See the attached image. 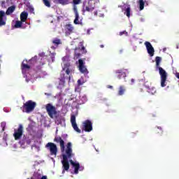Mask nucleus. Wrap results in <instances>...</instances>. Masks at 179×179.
Wrapping results in <instances>:
<instances>
[{
  "mask_svg": "<svg viewBox=\"0 0 179 179\" xmlns=\"http://www.w3.org/2000/svg\"><path fill=\"white\" fill-rule=\"evenodd\" d=\"M40 179H47V176H41Z\"/></svg>",
  "mask_w": 179,
  "mask_h": 179,
  "instance_id": "nucleus-46",
  "label": "nucleus"
},
{
  "mask_svg": "<svg viewBox=\"0 0 179 179\" xmlns=\"http://www.w3.org/2000/svg\"><path fill=\"white\" fill-rule=\"evenodd\" d=\"M1 127L2 128V131H5V127H6V122H2L1 123Z\"/></svg>",
  "mask_w": 179,
  "mask_h": 179,
  "instance_id": "nucleus-39",
  "label": "nucleus"
},
{
  "mask_svg": "<svg viewBox=\"0 0 179 179\" xmlns=\"http://www.w3.org/2000/svg\"><path fill=\"white\" fill-rule=\"evenodd\" d=\"M155 131L157 132V134H159V135H163V127H157L155 129Z\"/></svg>",
  "mask_w": 179,
  "mask_h": 179,
  "instance_id": "nucleus-29",
  "label": "nucleus"
},
{
  "mask_svg": "<svg viewBox=\"0 0 179 179\" xmlns=\"http://www.w3.org/2000/svg\"><path fill=\"white\" fill-rule=\"evenodd\" d=\"M73 12L75 13V19L73 21L74 24H80L82 26V19L79 17V13H78V7L76 6H73Z\"/></svg>",
  "mask_w": 179,
  "mask_h": 179,
  "instance_id": "nucleus-12",
  "label": "nucleus"
},
{
  "mask_svg": "<svg viewBox=\"0 0 179 179\" xmlns=\"http://www.w3.org/2000/svg\"><path fill=\"white\" fill-rule=\"evenodd\" d=\"M127 34L128 33L126 32L125 31H122V32H120V36H122V34Z\"/></svg>",
  "mask_w": 179,
  "mask_h": 179,
  "instance_id": "nucleus-43",
  "label": "nucleus"
},
{
  "mask_svg": "<svg viewBox=\"0 0 179 179\" xmlns=\"http://www.w3.org/2000/svg\"><path fill=\"white\" fill-rule=\"evenodd\" d=\"M37 61V56L33 57L29 62L24 60L22 64V72L24 78L26 79V82H34L36 78L31 76V74L29 73L30 71V64H34Z\"/></svg>",
  "mask_w": 179,
  "mask_h": 179,
  "instance_id": "nucleus-2",
  "label": "nucleus"
},
{
  "mask_svg": "<svg viewBox=\"0 0 179 179\" xmlns=\"http://www.w3.org/2000/svg\"><path fill=\"white\" fill-rule=\"evenodd\" d=\"M94 9V8L93 7H90V6L85 7V10H87V12H93Z\"/></svg>",
  "mask_w": 179,
  "mask_h": 179,
  "instance_id": "nucleus-38",
  "label": "nucleus"
},
{
  "mask_svg": "<svg viewBox=\"0 0 179 179\" xmlns=\"http://www.w3.org/2000/svg\"><path fill=\"white\" fill-rule=\"evenodd\" d=\"M122 10H124V15L127 16V17H131V7L127 4H124V6H121Z\"/></svg>",
  "mask_w": 179,
  "mask_h": 179,
  "instance_id": "nucleus-17",
  "label": "nucleus"
},
{
  "mask_svg": "<svg viewBox=\"0 0 179 179\" xmlns=\"http://www.w3.org/2000/svg\"><path fill=\"white\" fill-rule=\"evenodd\" d=\"M71 122L74 131H76V132L78 134H80L82 131L80 129H79V127H78V124L76 123V117L74 115H72L71 117Z\"/></svg>",
  "mask_w": 179,
  "mask_h": 179,
  "instance_id": "nucleus-14",
  "label": "nucleus"
},
{
  "mask_svg": "<svg viewBox=\"0 0 179 179\" xmlns=\"http://www.w3.org/2000/svg\"><path fill=\"white\" fill-rule=\"evenodd\" d=\"M82 2V0H73V3L74 6H76V5H79Z\"/></svg>",
  "mask_w": 179,
  "mask_h": 179,
  "instance_id": "nucleus-36",
  "label": "nucleus"
},
{
  "mask_svg": "<svg viewBox=\"0 0 179 179\" xmlns=\"http://www.w3.org/2000/svg\"><path fill=\"white\" fill-rule=\"evenodd\" d=\"M144 45H145V48L150 57H153V55H155V48L152 45V43H150V42L145 41L144 43Z\"/></svg>",
  "mask_w": 179,
  "mask_h": 179,
  "instance_id": "nucleus-13",
  "label": "nucleus"
},
{
  "mask_svg": "<svg viewBox=\"0 0 179 179\" xmlns=\"http://www.w3.org/2000/svg\"><path fill=\"white\" fill-rule=\"evenodd\" d=\"M23 23L22 21L16 20L14 24V27L15 29H23Z\"/></svg>",
  "mask_w": 179,
  "mask_h": 179,
  "instance_id": "nucleus-24",
  "label": "nucleus"
},
{
  "mask_svg": "<svg viewBox=\"0 0 179 179\" xmlns=\"http://www.w3.org/2000/svg\"><path fill=\"white\" fill-rule=\"evenodd\" d=\"M156 67L158 69L161 78V87H166L167 86V72L163 68L160 67V62H162V57H157L155 59Z\"/></svg>",
  "mask_w": 179,
  "mask_h": 179,
  "instance_id": "nucleus-4",
  "label": "nucleus"
},
{
  "mask_svg": "<svg viewBox=\"0 0 179 179\" xmlns=\"http://www.w3.org/2000/svg\"><path fill=\"white\" fill-rule=\"evenodd\" d=\"M148 93H150L151 94H155L156 93V88L155 87H151L148 90Z\"/></svg>",
  "mask_w": 179,
  "mask_h": 179,
  "instance_id": "nucleus-34",
  "label": "nucleus"
},
{
  "mask_svg": "<svg viewBox=\"0 0 179 179\" xmlns=\"http://www.w3.org/2000/svg\"><path fill=\"white\" fill-rule=\"evenodd\" d=\"M52 43L55 45L51 46V50H55V48H57V47L58 46V45L61 44V40H59V38H55L52 41Z\"/></svg>",
  "mask_w": 179,
  "mask_h": 179,
  "instance_id": "nucleus-23",
  "label": "nucleus"
},
{
  "mask_svg": "<svg viewBox=\"0 0 179 179\" xmlns=\"http://www.w3.org/2000/svg\"><path fill=\"white\" fill-rule=\"evenodd\" d=\"M137 3H138L139 10H143V9H145V3L148 4V2L143 0H138L137 1Z\"/></svg>",
  "mask_w": 179,
  "mask_h": 179,
  "instance_id": "nucleus-21",
  "label": "nucleus"
},
{
  "mask_svg": "<svg viewBox=\"0 0 179 179\" xmlns=\"http://www.w3.org/2000/svg\"><path fill=\"white\" fill-rule=\"evenodd\" d=\"M94 15H95V16L97 15V11H96V12L94 13Z\"/></svg>",
  "mask_w": 179,
  "mask_h": 179,
  "instance_id": "nucleus-50",
  "label": "nucleus"
},
{
  "mask_svg": "<svg viewBox=\"0 0 179 179\" xmlns=\"http://www.w3.org/2000/svg\"><path fill=\"white\" fill-rule=\"evenodd\" d=\"M69 56H66L62 58V66L63 69V72H65L66 75H69V83H71V82H73V79L72 78V73H73L75 69H73V66H71L69 64Z\"/></svg>",
  "mask_w": 179,
  "mask_h": 179,
  "instance_id": "nucleus-3",
  "label": "nucleus"
},
{
  "mask_svg": "<svg viewBox=\"0 0 179 179\" xmlns=\"http://www.w3.org/2000/svg\"><path fill=\"white\" fill-rule=\"evenodd\" d=\"M65 86V77H63L62 80L59 82L58 89H63Z\"/></svg>",
  "mask_w": 179,
  "mask_h": 179,
  "instance_id": "nucleus-26",
  "label": "nucleus"
},
{
  "mask_svg": "<svg viewBox=\"0 0 179 179\" xmlns=\"http://www.w3.org/2000/svg\"><path fill=\"white\" fill-rule=\"evenodd\" d=\"M15 11V6H10L8 8L6 11V15H10V13H13Z\"/></svg>",
  "mask_w": 179,
  "mask_h": 179,
  "instance_id": "nucleus-32",
  "label": "nucleus"
},
{
  "mask_svg": "<svg viewBox=\"0 0 179 179\" xmlns=\"http://www.w3.org/2000/svg\"><path fill=\"white\" fill-rule=\"evenodd\" d=\"M174 75H175V76H176L178 79H179V73H178V72L174 73Z\"/></svg>",
  "mask_w": 179,
  "mask_h": 179,
  "instance_id": "nucleus-42",
  "label": "nucleus"
},
{
  "mask_svg": "<svg viewBox=\"0 0 179 179\" xmlns=\"http://www.w3.org/2000/svg\"><path fill=\"white\" fill-rule=\"evenodd\" d=\"M22 148H24V147L23 146V145H22Z\"/></svg>",
  "mask_w": 179,
  "mask_h": 179,
  "instance_id": "nucleus-57",
  "label": "nucleus"
},
{
  "mask_svg": "<svg viewBox=\"0 0 179 179\" xmlns=\"http://www.w3.org/2000/svg\"><path fill=\"white\" fill-rule=\"evenodd\" d=\"M32 150H35V152H40V143L37 142L36 144L32 145Z\"/></svg>",
  "mask_w": 179,
  "mask_h": 179,
  "instance_id": "nucleus-27",
  "label": "nucleus"
},
{
  "mask_svg": "<svg viewBox=\"0 0 179 179\" xmlns=\"http://www.w3.org/2000/svg\"><path fill=\"white\" fill-rule=\"evenodd\" d=\"M99 17H104V14L103 13L99 14Z\"/></svg>",
  "mask_w": 179,
  "mask_h": 179,
  "instance_id": "nucleus-45",
  "label": "nucleus"
},
{
  "mask_svg": "<svg viewBox=\"0 0 179 179\" xmlns=\"http://www.w3.org/2000/svg\"><path fill=\"white\" fill-rule=\"evenodd\" d=\"M127 92V88L124 85H120L118 88L117 96H124Z\"/></svg>",
  "mask_w": 179,
  "mask_h": 179,
  "instance_id": "nucleus-20",
  "label": "nucleus"
},
{
  "mask_svg": "<svg viewBox=\"0 0 179 179\" xmlns=\"http://www.w3.org/2000/svg\"><path fill=\"white\" fill-rule=\"evenodd\" d=\"M80 47L78 48V50H81V51H83V52H85V47L83 46V43H80Z\"/></svg>",
  "mask_w": 179,
  "mask_h": 179,
  "instance_id": "nucleus-40",
  "label": "nucleus"
},
{
  "mask_svg": "<svg viewBox=\"0 0 179 179\" xmlns=\"http://www.w3.org/2000/svg\"><path fill=\"white\" fill-rule=\"evenodd\" d=\"M78 50H79V49L76 48L75 50V54H76V55H77V57H79V55H80V53L78 52Z\"/></svg>",
  "mask_w": 179,
  "mask_h": 179,
  "instance_id": "nucleus-41",
  "label": "nucleus"
},
{
  "mask_svg": "<svg viewBox=\"0 0 179 179\" xmlns=\"http://www.w3.org/2000/svg\"><path fill=\"white\" fill-rule=\"evenodd\" d=\"M27 143L28 145H30V141H27Z\"/></svg>",
  "mask_w": 179,
  "mask_h": 179,
  "instance_id": "nucleus-49",
  "label": "nucleus"
},
{
  "mask_svg": "<svg viewBox=\"0 0 179 179\" xmlns=\"http://www.w3.org/2000/svg\"><path fill=\"white\" fill-rule=\"evenodd\" d=\"M43 3L48 8H50L51 6V5L50 4V1H48V0H43Z\"/></svg>",
  "mask_w": 179,
  "mask_h": 179,
  "instance_id": "nucleus-37",
  "label": "nucleus"
},
{
  "mask_svg": "<svg viewBox=\"0 0 179 179\" xmlns=\"http://www.w3.org/2000/svg\"><path fill=\"white\" fill-rule=\"evenodd\" d=\"M87 34H90V29H87Z\"/></svg>",
  "mask_w": 179,
  "mask_h": 179,
  "instance_id": "nucleus-47",
  "label": "nucleus"
},
{
  "mask_svg": "<svg viewBox=\"0 0 179 179\" xmlns=\"http://www.w3.org/2000/svg\"><path fill=\"white\" fill-rule=\"evenodd\" d=\"M46 111L50 117V118H57L58 115V112L57 111V109L55 108V106H52L51 103H48L45 106Z\"/></svg>",
  "mask_w": 179,
  "mask_h": 179,
  "instance_id": "nucleus-5",
  "label": "nucleus"
},
{
  "mask_svg": "<svg viewBox=\"0 0 179 179\" xmlns=\"http://www.w3.org/2000/svg\"><path fill=\"white\" fill-rule=\"evenodd\" d=\"M166 48H164L163 49V51L164 52V51H166Z\"/></svg>",
  "mask_w": 179,
  "mask_h": 179,
  "instance_id": "nucleus-53",
  "label": "nucleus"
},
{
  "mask_svg": "<svg viewBox=\"0 0 179 179\" xmlns=\"http://www.w3.org/2000/svg\"><path fill=\"white\" fill-rule=\"evenodd\" d=\"M22 135H23V126L22 124H20L18 129L15 130L13 136L15 141H18V139H20L22 138Z\"/></svg>",
  "mask_w": 179,
  "mask_h": 179,
  "instance_id": "nucleus-11",
  "label": "nucleus"
},
{
  "mask_svg": "<svg viewBox=\"0 0 179 179\" xmlns=\"http://www.w3.org/2000/svg\"><path fill=\"white\" fill-rule=\"evenodd\" d=\"M176 48H177V49H178V48H179V46H178V45H177V46H176Z\"/></svg>",
  "mask_w": 179,
  "mask_h": 179,
  "instance_id": "nucleus-54",
  "label": "nucleus"
},
{
  "mask_svg": "<svg viewBox=\"0 0 179 179\" xmlns=\"http://www.w3.org/2000/svg\"><path fill=\"white\" fill-rule=\"evenodd\" d=\"M73 30H75L73 25H72L71 24H66L65 31H66V34L67 36H69V34L73 33Z\"/></svg>",
  "mask_w": 179,
  "mask_h": 179,
  "instance_id": "nucleus-19",
  "label": "nucleus"
},
{
  "mask_svg": "<svg viewBox=\"0 0 179 179\" xmlns=\"http://www.w3.org/2000/svg\"><path fill=\"white\" fill-rule=\"evenodd\" d=\"M55 122L57 125H62V127L65 126V120L64 119H57Z\"/></svg>",
  "mask_w": 179,
  "mask_h": 179,
  "instance_id": "nucleus-28",
  "label": "nucleus"
},
{
  "mask_svg": "<svg viewBox=\"0 0 179 179\" xmlns=\"http://www.w3.org/2000/svg\"><path fill=\"white\" fill-rule=\"evenodd\" d=\"M55 141V142H57V143H59L60 149L62 152L63 160L62 161V163L63 166L62 174H64L65 171L69 170V162H68V159H72V157H73V153H72V143H68L65 149V143L61 137H56Z\"/></svg>",
  "mask_w": 179,
  "mask_h": 179,
  "instance_id": "nucleus-1",
  "label": "nucleus"
},
{
  "mask_svg": "<svg viewBox=\"0 0 179 179\" xmlns=\"http://www.w3.org/2000/svg\"><path fill=\"white\" fill-rule=\"evenodd\" d=\"M135 83V79L132 78L131 80V85H134Z\"/></svg>",
  "mask_w": 179,
  "mask_h": 179,
  "instance_id": "nucleus-44",
  "label": "nucleus"
},
{
  "mask_svg": "<svg viewBox=\"0 0 179 179\" xmlns=\"http://www.w3.org/2000/svg\"><path fill=\"white\" fill-rule=\"evenodd\" d=\"M86 81L83 80L82 78L78 80V86H82Z\"/></svg>",
  "mask_w": 179,
  "mask_h": 179,
  "instance_id": "nucleus-35",
  "label": "nucleus"
},
{
  "mask_svg": "<svg viewBox=\"0 0 179 179\" xmlns=\"http://www.w3.org/2000/svg\"><path fill=\"white\" fill-rule=\"evenodd\" d=\"M101 48H103V45H101Z\"/></svg>",
  "mask_w": 179,
  "mask_h": 179,
  "instance_id": "nucleus-56",
  "label": "nucleus"
},
{
  "mask_svg": "<svg viewBox=\"0 0 179 179\" xmlns=\"http://www.w3.org/2000/svg\"><path fill=\"white\" fill-rule=\"evenodd\" d=\"M41 178V173L35 172L31 179H40Z\"/></svg>",
  "mask_w": 179,
  "mask_h": 179,
  "instance_id": "nucleus-30",
  "label": "nucleus"
},
{
  "mask_svg": "<svg viewBox=\"0 0 179 179\" xmlns=\"http://www.w3.org/2000/svg\"><path fill=\"white\" fill-rule=\"evenodd\" d=\"M27 16H29V14L27 13V12L23 11L21 14H20V20L22 22H26V20H27Z\"/></svg>",
  "mask_w": 179,
  "mask_h": 179,
  "instance_id": "nucleus-25",
  "label": "nucleus"
},
{
  "mask_svg": "<svg viewBox=\"0 0 179 179\" xmlns=\"http://www.w3.org/2000/svg\"><path fill=\"white\" fill-rule=\"evenodd\" d=\"M86 101H87V96L85 94H81L77 99V103L80 105L85 104Z\"/></svg>",
  "mask_w": 179,
  "mask_h": 179,
  "instance_id": "nucleus-18",
  "label": "nucleus"
},
{
  "mask_svg": "<svg viewBox=\"0 0 179 179\" xmlns=\"http://www.w3.org/2000/svg\"><path fill=\"white\" fill-rule=\"evenodd\" d=\"M36 106H37V103L31 100L27 101L23 106L24 113H31L36 108Z\"/></svg>",
  "mask_w": 179,
  "mask_h": 179,
  "instance_id": "nucleus-6",
  "label": "nucleus"
},
{
  "mask_svg": "<svg viewBox=\"0 0 179 179\" xmlns=\"http://www.w3.org/2000/svg\"><path fill=\"white\" fill-rule=\"evenodd\" d=\"M0 58H1V56H0ZM0 68H1V64H0Z\"/></svg>",
  "mask_w": 179,
  "mask_h": 179,
  "instance_id": "nucleus-58",
  "label": "nucleus"
},
{
  "mask_svg": "<svg viewBox=\"0 0 179 179\" xmlns=\"http://www.w3.org/2000/svg\"><path fill=\"white\" fill-rule=\"evenodd\" d=\"M76 92H79V90H78V88H76Z\"/></svg>",
  "mask_w": 179,
  "mask_h": 179,
  "instance_id": "nucleus-52",
  "label": "nucleus"
},
{
  "mask_svg": "<svg viewBox=\"0 0 179 179\" xmlns=\"http://www.w3.org/2000/svg\"><path fill=\"white\" fill-rule=\"evenodd\" d=\"M85 61L83 59L78 60V69L81 73H83L84 75H87L89 73V71H87V68H86V66L85 65Z\"/></svg>",
  "mask_w": 179,
  "mask_h": 179,
  "instance_id": "nucleus-10",
  "label": "nucleus"
},
{
  "mask_svg": "<svg viewBox=\"0 0 179 179\" xmlns=\"http://www.w3.org/2000/svg\"><path fill=\"white\" fill-rule=\"evenodd\" d=\"M117 75V79H122L123 78H127V73H129V70L128 69H120L115 71Z\"/></svg>",
  "mask_w": 179,
  "mask_h": 179,
  "instance_id": "nucleus-9",
  "label": "nucleus"
},
{
  "mask_svg": "<svg viewBox=\"0 0 179 179\" xmlns=\"http://www.w3.org/2000/svg\"><path fill=\"white\" fill-rule=\"evenodd\" d=\"M46 148L47 149H48V150H50V155H53L54 156H57V145L52 143H48L46 145Z\"/></svg>",
  "mask_w": 179,
  "mask_h": 179,
  "instance_id": "nucleus-15",
  "label": "nucleus"
},
{
  "mask_svg": "<svg viewBox=\"0 0 179 179\" xmlns=\"http://www.w3.org/2000/svg\"><path fill=\"white\" fill-rule=\"evenodd\" d=\"M6 24V13L5 11L1 10L0 11V27L1 26H5Z\"/></svg>",
  "mask_w": 179,
  "mask_h": 179,
  "instance_id": "nucleus-16",
  "label": "nucleus"
},
{
  "mask_svg": "<svg viewBox=\"0 0 179 179\" xmlns=\"http://www.w3.org/2000/svg\"><path fill=\"white\" fill-rule=\"evenodd\" d=\"M49 59H48V62L49 64H52L54 61H55V52H51V50L49 51Z\"/></svg>",
  "mask_w": 179,
  "mask_h": 179,
  "instance_id": "nucleus-22",
  "label": "nucleus"
},
{
  "mask_svg": "<svg viewBox=\"0 0 179 179\" xmlns=\"http://www.w3.org/2000/svg\"><path fill=\"white\" fill-rule=\"evenodd\" d=\"M31 10H34V8H31Z\"/></svg>",
  "mask_w": 179,
  "mask_h": 179,
  "instance_id": "nucleus-55",
  "label": "nucleus"
},
{
  "mask_svg": "<svg viewBox=\"0 0 179 179\" xmlns=\"http://www.w3.org/2000/svg\"><path fill=\"white\" fill-rule=\"evenodd\" d=\"M3 146H8V143H6V144L3 145Z\"/></svg>",
  "mask_w": 179,
  "mask_h": 179,
  "instance_id": "nucleus-51",
  "label": "nucleus"
},
{
  "mask_svg": "<svg viewBox=\"0 0 179 179\" xmlns=\"http://www.w3.org/2000/svg\"><path fill=\"white\" fill-rule=\"evenodd\" d=\"M108 89H113V86H111V85H108Z\"/></svg>",
  "mask_w": 179,
  "mask_h": 179,
  "instance_id": "nucleus-48",
  "label": "nucleus"
},
{
  "mask_svg": "<svg viewBox=\"0 0 179 179\" xmlns=\"http://www.w3.org/2000/svg\"><path fill=\"white\" fill-rule=\"evenodd\" d=\"M62 5H68L69 0H57Z\"/></svg>",
  "mask_w": 179,
  "mask_h": 179,
  "instance_id": "nucleus-33",
  "label": "nucleus"
},
{
  "mask_svg": "<svg viewBox=\"0 0 179 179\" xmlns=\"http://www.w3.org/2000/svg\"><path fill=\"white\" fill-rule=\"evenodd\" d=\"M34 125H36V122L31 121L30 124H29V127L27 128V130L32 131V129H34Z\"/></svg>",
  "mask_w": 179,
  "mask_h": 179,
  "instance_id": "nucleus-31",
  "label": "nucleus"
},
{
  "mask_svg": "<svg viewBox=\"0 0 179 179\" xmlns=\"http://www.w3.org/2000/svg\"><path fill=\"white\" fill-rule=\"evenodd\" d=\"M83 131H85V132H92L93 131L92 120H87L83 122Z\"/></svg>",
  "mask_w": 179,
  "mask_h": 179,
  "instance_id": "nucleus-8",
  "label": "nucleus"
},
{
  "mask_svg": "<svg viewBox=\"0 0 179 179\" xmlns=\"http://www.w3.org/2000/svg\"><path fill=\"white\" fill-rule=\"evenodd\" d=\"M70 163L74 169L75 174H79V171H83L85 170V166H83V165H80V164L77 161L70 160Z\"/></svg>",
  "mask_w": 179,
  "mask_h": 179,
  "instance_id": "nucleus-7",
  "label": "nucleus"
}]
</instances>
